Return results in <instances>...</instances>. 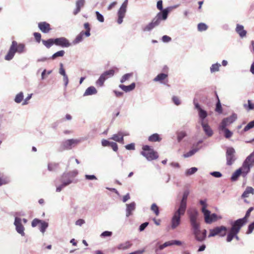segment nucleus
I'll list each match as a JSON object with an SVG mask.
<instances>
[{"mask_svg": "<svg viewBox=\"0 0 254 254\" xmlns=\"http://www.w3.org/2000/svg\"><path fill=\"white\" fill-rule=\"evenodd\" d=\"M189 194V190H186L183 192L182 198L176 208L171 221L172 229H176L181 224V217L184 215L186 211Z\"/></svg>", "mask_w": 254, "mask_h": 254, "instance_id": "obj_1", "label": "nucleus"}, {"mask_svg": "<svg viewBox=\"0 0 254 254\" xmlns=\"http://www.w3.org/2000/svg\"><path fill=\"white\" fill-rule=\"evenodd\" d=\"M169 12V8L164 9L162 12H158L152 21L143 28V31L147 32L152 30L160 24L162 20H165L167 18Z\"/></svg>", "mask_w": 254, "mask_h": 254, "instance_id": "obj_2", "label": "nucleus"}, {"mask_svg": "<svg viewBox=\"0 0 254 254\" xmlns=\"http://www.w3.org/2000/svg\"><path fill=\"white\" fill-rule=\"evenodd\" d=\"M26 52V49L24 44H18L16 41H13L7 54L4 57V59L8 61H10L13 58L16 53L21 54Z\"/></svg>", "mask_w": 254, "mask_h": 254, "instance_id": "obj_3", "label": "nucleus"}, {"mask_svg": "<svg viewBox=\"0 0 254 254\" xmlns=\"http://www.w3.org/2000/svg\"><path fill=\"white\" fill-rule=\"evenodd\" d=\"M142 151L140 152L141 155L144 156L147 160L151 161L157 159L159 156L158 153L154 149L149 145H144Z\"/></svg>", "mask_w": 254, "mask_h": 254, "instance_id": "obj_4", "label": "nucleus"}, {"mask_svg": "<svg viewBox=\"0 0 254 254\" xmlns=\"http://www.w3.org/2000/svg\"><path fill=\"white\" fill-rule=\"evenodd\" d=\"M254 166V159L250 157H247L243 163L242 166L239 168L242 172V176L246 178L247 175L250 172L251 168Z\"/></svg>", "mask_w": 254, "mask_h": 254, "instance_id": "obj_5", "label": "nucleus"}, {"mask_svg": "<svg viewBox=\"0 0 254 254\" xmlns=\"http://www.w3.org/2000/svg\"><path fill=\"white\" fill-rule=\"evenodd\" d=\"M84 140L83 138L67 139L63 142L62 147L63 150H70Z\"/></svg>", "mask_w": 254, "mask_h": 254, "instance_id": "obj_6", "label": "nucleus"}, {"mask_svg": "<svg viewBox=\"0 0 254 254\" xmlns=\"http://www.w3.org/2000/svg\"><path fill=\"white\" fill-rule=\"evenodd\" d=\"M227 228L224 226H217L213 229L209 230L208 237H213L216 236H219L223 237L226 235Z\"/></svg>", "mask_w": 254, "mask_h": 254, "instance_id": "obj_7", "label": "nucleus"}, {"mask_svg": "<svg viewBox=\"0 0 254 254\" xmlns=\"http://www.w3.org/2000/svg\"><path fill=\"white\" fill-rule=\"evenodd\" d=\"M190 224L191 228L199 226L200 223L198 219V212L195 209L188 212Z\"/></svg>", "mask_w": 254, "mask_h": 254, "instance_id": "obj_8", "label": "nucleus"}, {"mask_svg": "<svg viewBox=\"0 0 254 254\" xmlns=\"http://www.w3.org/2000/svg\"><path fill=\"white\" fill-rule=\"evenodd\" d=\"M192 230L196 241L198 242H202L205 240L207 231L205 229L201 231L200 230V225L192 228Z\"/></svg>", "mask_w": 254, "mask_h": 254, "instance_id": "obj_9", "label": "nucleus"}, {"mask_svg": "<svg viewBox=\"0 0 254 254\" xmlns=\"http://www.w3.org/2000/svg\"><path fill=\"white\" fill-rule=\"evenodd\" d=\"M128 5V0H125L122 3L120 9L118 11V20L117 22L118 24H121L123 21V18L125 16L126 13L127 12V6Z\"/></svg>", "mask_w": 254, "mask_h": 254, "instance_id": "obj_10", "label": "nucleus"}, {"mask_svg": "<svg viewBox=\"0 0 254 254\" xmlns=\"http://www.w3.org/2000/svg\"><path fill=\"white\" fill-rule=\"evenodd\" d=\"M235 150L233 147H228L226 150V164L230 166L235 161L236 158L235 155Z\"/></svg>", "mask_w": 254, "mask_h": 254, "instance_id": "obj_11", "label": "nucleus"}, {"mask_svg": "<svg viewBox=\"0 0 254 254\" xmlns=\"http://www.w3.org/2000/svg\"><path fill=\"white\" fill-rule=\"evenodd\" d=\"M245 218H241L235 221H232L231 222V230L235 232L236 233H238L241 228V227L246 223Z\"/></svg>", "mask_w": 254, "mask_h": 254, "instance_id": "obj_12", "label": "nucleus"}, {"mask_svg": "<svg viewBox=\"0 0 254 254\" xmlns=\"http://www.w3.org/2000/svg\"><path fill=\"white\" fill-rule=\"evenodd\" d=\"M203 215L205 222L206 224H211L213 222H215L218 220L222 219V216L218 215L215 213L211 214L210 211H208V212Z\"/></svg>", "mask_w": 254, "mask_h": 254, "instance_id": "obj_13", "label": "nucleus"}, {"mask_svg": "<svg viewBox=\"0 0 254 254\" xmlns=\"http://www.w3.org/2000/svg\"><path fill=\"white\" fill-rule=\"evenodd\" d=\"M14 225L15 227L16 232L22 236H24L25 234L24 232L25 228L22 223V219L18 217H15Z\"/></svg>", "mask_w": 254, "mask_h": 254, "instance_id": "obj_14", "label": "nucleus"}, {"mask_svg": "<svg viewBox=\"0 0 254 254\" xmlns=\"http://www.w3.org/2000/svg\"><path fill=\"white\" fill-rule=\"evenodd\" d=\"M237 119V115L235 113H233L231 116L224 119L221 123L219 128H224L232 124Z\"/></svg>", "mask_w": 254, "mask_h": 254, "instance_id": "obj_15", "label": "nucleus"}, {"mask_svg": "<svg viewBox=\"0 0 254 254\" xmlns=\"http://www.w3.org/2000/svg\"><path fill=\"white\" fill-rule=\"evenodd\" d=\"M55 44L57 46L62 47H69L71 46V44L69 41L64 37H60L54 39Z\"/></svg>", "mask_w": 254, "mask_h": 254, "instance_id": "obj_16", "label": "nucleus"}, {"mask_svg": "<svg viewBox=\"0 0 254 254\" xmlns=\"http://www.w3.org/2000/svg\"><path fill=\"white\" fill-rule=\"evenodd\" d=\"M59 72L60 74L63 76V81L65 87H66L68 83V76L65 72V70L64 68V64L62 63L60 64V68Z\"/></svg>", "mask_w": 254, "mask_h": 254, "instance_id": "obj_17", "label": "nucleus"}, {"mask_svg": "<svg viewBox=\"0 0 254 254\" xmlns=\"http://www.w3.org/2000/svg\"><path fill=\"white\" fill-rule=\"evenodd\" d=\"M59 72L60 74L63 76V81L65 87H66L68 83V76L65 72V70L64 68V64L62 63L60 64V68Z\"/></svg>", "mask_w": 254, "mask_h": 254, "instance_id": "obj_18", "label": "nucleus"}, {"mask_svg": "<svg viewBox=\"0 0 254 254\" xmlns=\"http://www.w3.org/2000/svg\"><path fill=\"white\" fill-rule=\"evenodd\" d=\"M200 125L202 127L204 132L208 137H210L213 135V130L208 125L207 123L202 122L201 123H200Z\"/></svg>", "mask_w": 254, "mask_h": 254, "instance_id": "obj_19", "label": "nucleus"}, {"mask_svg": "<svg viewBox=\"0 0 254 254\" xmlns=\"http://www.w3.org/2000/svg\"><path fill=\"white\" fill-rule=\"evenodd\" d=\"M111 139L122 144L124 143V134L122 133V131H118L117 133L114 134L111 137Z\"/></svg>", "mask_w": 254, "mask_h": 254, "instance_id": "obj_20", "label": "nucleus"}, {"mask_svg": "<svg viewBox=\"0 0 254 254\" xmlns=\"http://www.w3.org/2000/svg\"><path fill=\"white\" fill-rule=\"evenodd\" d=\"M38 27L44 33H48L51 30L50 25L46 22L39 23Z\"/></svg>", "mask_w": 254, "mask_h": 254, "instance_id": "obj_21", "label": "nucleus"}, {"mask_svg": "<svg viewBox=\"0 0 254 254\" xmlns=\"http://www.w3.org/2000/svg\"><path fill=\"white\" fill-rule=\"evenodd\" d=\"M126 216L128 217L132 214V212L135 209L136 204L132 202L129 204H127Z\"/></svg>", "mask_w": 254, "mask_h": 254, "instance_id": "obj_22", "label": "nucleus"}, {"mask_svg": "<svg viewBox=\"0 0 254 254\" xmlns=\"http://www.w3.org/2000/svg\"><path fill=\"white\" fill-rule=\"evenodd\" d=\"M236 31L241 38H243L246 36L247 31L244 29L243 25L237 24Z\"/></svg>", "mask_w": 254, "mask_h": 254, "instance_id": "obj_23", "label": "nucleus"}, {"mask_svg": "<svg viewBox=\"0 0 254 254\" xmlns=\"http://www.w3.org/2000/svg\"><path fill=\"white\" fill-rule=\"evenodd\" d=\"M85 0H77L76 1V9L73 11L74 15L77 14L80 12L81 8L83 7L85 3Z\"/></svg>", "mask_w": 254, "mask_h": 254, "instance_id": "obj_24", "label": "nucleus"}, {"mask_svg": "<svg viewBox=\"0 0 254 254\" xmlns=\"http://www.w3.org/2000/svg\"><path fill=\"white\" fill-rule=\"evenodd\" d=\"M119 86L125 92H128L133 90L135 88V83L133 82L128 86L124 85L123 84H120Z\"/></svg>", "mask_w": 254, "mask_h": 254, "instance_id": "obj_25", "label": "nucleus"}, {"mask_svg": "<svg viewBox=\"0 0 254 254\" xmlns=\"http://www.w3.org/2000/svg\"><path fill=\"white\" fill-rule=\"evenodd\" d=\"M97 93V91L95 87L94 86H90L88 87L85 92L83 94L84 96H89L95 95Z\"/></svg>", "mask_w": 254, "mask_h": 254, "instance_id": "obj_26", "label": "nucleus"}, {"mask_svg": "<svg viewBox=\"0 0 254 254\" xmlns=\"http://www.w3.org/2000/svg\"><path fill=\"white\" fill-rule=\"evenodd\" d=\"M62 184L59 186L56 185V191L60 192L62 190L65 188V187L71 184V181L69 180L68 181H64V182H61Z\"/></svg>", "mask_w": 254, "mask_h": 254, "instance_id": "obj_27", "label": "nucleus"}, {"mask_svg": "<svg viewBox=\"0 0 254 254\" xmlns=\"http://www.w3.org/2000/svg\"><path fill=\"white\" fill-rule=\"evenodd\" d=\"M107 75L104 74L103 72L99 77V79L96 81V84L99 86H103L105 81L107 79Z\"/></svg>", "mask_w": 254, "mask_h": 254, "instance_id": "obj_28", "label": "nucleus"}, {"mask_svg": "<svg viewBox=\"0 0 254 254\" xmlns=\"http://www.w3.org/2000/svg\"><path fill=\"white\" fill-rule=\"evenodd\" d=\"M198 116L199 118V123L200 124L202 122H205L204 120L207 116V113L206 111L203 110L202 109H200L199 111H198Z\"/></svg>", "mask_w": 254, "mask_h": 254, "instance_id": "obj_29", "label": "nucleus"}, {"mask_svg": "<svg viewBox=\"0 0 254 254\" xmlns=\"http://www.w3.org/2000/svg\"><path fill=\"white\" fill-rule=\"evenodd\" d=\"M191 149L190 151H189L188 152H187L186 153L184 154L183 156L185 158H188L190 156H192L195 153H196L200 149V147H195Z\"/></svg>", "mask_w": 254, "mask_h": 254, "instance_id": "obj_30", "label": "nucleus"}, {"mask_svg": "<svg viewBox=\"0 0 254 254\" xmlns=\"http://www.w3.org/2000/svg\"><path fill=\"white\" fill-rule=\"evenodd\" d=\"M168 75L167 74L161 73L157 75V76L154 78L153 81L155 82H159L162 83V81L165 80Z\"/></svg>", "mask_w": 254, "mask_h": 254, "instance_id": "obj_31", "label": "nucleus"}, {"mask_svg": "<svg viewBox=\"0 0 254 254\" xmlns=\"http://www.w3.org/2000/svg\"><path fill=\"white\" fill-rule=\"evenodd\" d=\"M199 203L202 206L201 211L203 215L206 213L208 212V211H209V210L206 209L207 207L206 199H205L204 200H200Z\"/></svg>", "mask_w": 254, "mask_h": 254, "instance_id": "obj_32", "label": "nucleus"}, {"mask_svg": "<svg viewBox=\"0 0 254 254\" xmlns=\"http://www.w3.org/2000/svg\"><path fill=\"white\" fill-rule=\"evenodd\" d=\"M84 35H85L84 31H81L78 35H77L75 39L73 41V44L76 45L82 42Z\"/></svg>", "mask_w": 254, "mask_h": 254, "instance_id": "obj_33", "label": "nucleus"}, {"mask_svg": "<svg viewBox=\"0 0 254 254\" xmlns=\"http://www.w3.org/2000/svg\"><path fill=\"white\" fill-rule=\"evenodd\" d=\"M78 174V171L76 170H74L69 172L64 173V178L70 177L73 181L74 178Z\"/></svg>", "mask_w": 254, "mask_h": 254, "instance_id": "obj_34", "label": "nucleus"}, {"mask_svg": "<svg viewBox=\"0 0 254 254\" xmlns=\"http://www.w3.org/2000/svg\"><path fill=\"white\" fill-rule=\"evenodd\" d=\"M250 193L253 194L254 193V189L251 187H248L242 194V197L244 198L248 197Z\"/></svg>", "mask_w": 254, "mask_h": 254, "instance_id": "obj_35", "label": "nucleus"}, {"mask_svg": "<svg viewBox=\"0 0 254 254\" xmlns=\"http://www.w3.org/2000/svg\"><path fill=\"white\" fill-rule=\"evenodd\" d=\"M48 226L49 224L48 222L43 220H41L39 225V229L40 232L44 234L46 230L48 228Z\"/></svg>", "mask_w": 254, "mask_h": 254, "instance_id": "obj_36", "label": "nucleus"}, {"mask_svg": "<svg viewBox=\"0 0 254 254\" xmlns=\"http://www.w3.org/2000/svg\"><path fill=\"white\" fill-rule=\"evenodd\" d=\"M148 140L151 142L160 141L161 138L158 133H154L149 137Z\"/></svg>", "mask_w": 254, "mask_h": 254, "instance_id": "obj_37", "label": "nucleus"}, {"mask_svg": "<svg viewBox=\"0 0 254 254\" xmlns=\"http://www.w3.org/2000/svg\"><path fill=\"white\" fill-rule=\"evenodd\" d=\"M131 244L129 241L126 242L125 243L120 244L118 245L117 248L119 250H127L131 246Z\"/></svg>", "mask_w": 254, "mask_h": 254, "instance_id": "obj_38", "label": "nucleus"}, {"mask_svg": "<svg viewBox=\"0 0 254 254\" xmlns=\"http://www.w3.org/2000/svg\"><path fill=\"white\" fill-rule=\"evenodd\" d=\"M240 175H242V172L241 170L238 169L233 173L231 179L232 181H236L238 180Z\"/></svg>", "mask_w": 254, "mask_h": 254, "instance_id": "obj_39", "label": "nucleus"}, {"mask_svg": "<svg viewBox=\"0 0 254 254\" xmlns=\"http://www.w3.org/2000/svg\"><path fill=\"white\" fill-rule=\"evenodd\" d=\"M42 43L47 48H50L55 44L54 39H49L48 40H42Z\"/></svg>", "mask_w": 254, "mask_h": 254, "instance_id": "obj_40", "label": "nucleus"}, {"mask_svg": "<svg viewBox=\"0 0 254 254\" xmlns=\"http://www.w3.org/2000/svg\"><path fill=\"white\" fill-rule=\"evenodd\" d=\"M197 168L196 167H192L190 169L186 170L185 171V175L186 176H189L192 175L195 173L197 171Z\"/></svg>", "mask_w": 254, "mask_h": 254, "instance_id": "obj_41", "label": "nucleus"}, {"mask_svg": "<svg viewBox=\"0 0 254 254\" xmlns=\"http://www.w3.org/2000/svg\"><path fill=\"white\" fill-rule=\"evenodd\" d=\"M177 140L180 142L185 137L187 136V133L185 131H180L177 132Z\"/></svg>", "mask_w": 254, "mask_h": 254, "instance_id": "obj_42", "label": "nucleus"}, {"mask_svg": "<svg viewBox=\"0 0 254 254\" xmlns=\"http://www.w3.org/2000/svg\"><path fill=\"white\" fill-rule=\"evenodd\" d=\"M59 167V164L57 163H49L48 166V169L50 171H55Z\"/></svg>", "mask_w": 254, "mask_h": 254, "instance_id": "obj_43", "label": "nucleus"}, {"mask_svg": "<svg viewBox=\"0 0 254 254\" xmlns=\"http://www.w3.org/2000/svg\"><path fill=\"white\" fill-rule=\"evenodd\" d=\"M221 66V64L218 63L213 64L210 67V71L211 73H213L219 70V67Z\"/></svg>", "mask_w": 254, "mask_h": 254, "instance_id": "obj_44", "label": "nucleus"}, {"mask_svg": "<svg viewBox=\"0 0 254 254\" xmlns=\"http://www.w3.org/2000/svg\"><path fill=\"white\" fill-rule=\"evenodd\" d=\"M235 234H238L235 232L230 230L229 233L227 234L226 241L227 242H230L234 238Z\"/></svg>", "mask_w": 254, "mask_h": 254, "instance_id": "obj_45", "label": "nucleus"}, {"mask_svg": "<svg viewBox=\"0 0 254 254\" xmlns=\"http://www.w3.org/2000/svg\"><path fill=\"white\" fill-rule=\"evenodd\" d=\"M220 130H222L224 132V136L226 138H229L231 137L233 134L232 131H231L229 129L225 127L224 128H219Z\"/></svg>", "mask_w": 254, "mask_h": 254, "instance_id": "obj_46", "label": "nucleus"}, {"mask_svg": "<svg viewBox=\"0 0 254 254\" xmlns=\"http://www.w3.org/2000/svg\"><path fill=\"white\" fill-rule=\"evenodd\" d=\"M207 28V25L204 23H200L197 25V30L198 31H206Z\"/></svg>", "mask_w": 254, "mask_h": 254, "instance_id": "obj_47", "label": "nucleus"}, {"mask_svg": "<svg viewBox=\"0 0 254 254\" xmlns=\"http://www.w3.org/2000/svg\"><path fill=\"white\" fill-rule=\"evenodd\" d=\"M23 93L22 92L17 94L14 99V101L17 103H20L23 99Z\"/></svg>", "mask_w": 254, "mask_h": 254, "instance_id": "obj_48", "label": "nucleus"}, {"mask_svg": "<svg viewBox=\"0 0 254 254\" xmlns=\"http://www.w3.org/2000/svg\"><path fill=\"white\" fill-rule=\"evenodd\" d=\"M84 27L86 29V31L84 32L85 36L87 37H89L90 36V28L89 24L88 23H84Z\"/></svg>", "mask_w": 254, "mask_h": 254, "instance_id": "obj_49", "label": "nucleus"}, {"mask_svg": "<svg viewBox=\"0 0 254 254\" xmlns=\"http://www.w3.org/2000/svg\"><path fill=\"white\" fill-rule=\"evenodd\" d=\"M64 53L65 52L64 50L59 51L55 53L54 54H53L52 56L51 57V58L53 60H54L58 57H63Z\"/></svg>", "mask_w": 254, "mask_h": 254, "instance_id": "obj_50", "label": "nucleus"}, {"mask_svg": "<svg viewBox=\"0 0 254 254\" xmlns=\"http://www.w3.org/2000/svg\"><path fill=\"white\" fill-rule=\"evenodd\" d=\"M132 76V73H129L125 74V75H124L122 76V78L121 79L120 82L121 83H124L126 81L128 80L129 78L130 77H131Z\"/></svg>", "mask_w": 254, "mask_h": 254, "instance_id": "obj_51", "label": "nucleus"}, {"mask_svg": "<svg viewBox=\"0 0 254 254\" xmlns=\"http://www.w3.org/2000/svg\"><path fill=\"white\" fill-rule=\"evenodd\" d=\"M151 209L152 211H153L156 215L158 216L159 214V211L158 207L157 206V205L155 203H153L151 205Z\"/></svg>", "mask_w": 254, "mask_h": 254, "instance_id": "obj_52", "label": "nucleus"}, {"mask_svg": "<svg viewBox=\"0 0 254 254\" xmlns=\"http://www.w3.org/2000/svg\"><path fill=\"white\" fill-rule=\"evenodd\" d=\"M254 127V122L252 121L250 122L248 124V125L244 127V131H247L251 128Z\"/></svg>", "mask_w": 254, "mask_h": 254, "instance_id": "obj_53", "label": "nucleus"}, {"mask_svg": "<svg viewBox=\"0 0 254 254\" xmlns=\"http://www.w3.org/2000/svg\"><path fill=\"white\" fill-rule=\"evenodd\" d=\"M114 73L115 70L113 69H110L104 72V74L107 75V77L108 78L112 77L114 75Z\"/></svg>", "mask_w": 254, "mask_h": 254, "instance_id": "obj_54", "label": "nucleus"}, {"mask_svg": "<svg viewBox=\"0 0 254 254\" xmlns=\"http://www.w3.org/2000/svg\"><path fill=\"white\" fill-rule=\"evenodd\" d=\"M172 101L174 102V103L177 106L180 105L181 103L179 98L176 96H173L172 97Z\"/></svg>", "mask_w": 254, "mask_h": 254, "instance_id": "obj_55", "label": "nucleus"}, {"mask_svg": "<svg viewBox=\"0 0 254 254\" xmlns=\"http://www.w3.org/2000/svg\"><path fill=\"white\" fill-rule=\"evenodd\" d=\"M96 15L97 20L100 22H103L104 21V18L103 16L98 11H96Z\"/></svg>", "mask_w": 254, "mask_h": 254, "instance_id": "obj_56", "label": "nucleus"}, {"mask_svg": "<svg viewBox=\"0 0 254 254\" xmlns=\"http://www.w3.org/2000/svg\"><path fill=\"white\" fill-rule=\"evenodd\" d=\"M254 230V221L251 223L248 226V229L247 232V234H251Z\"/></svg>", "mask_w": 254, "mask_h": 254, "instance_id": "obj_57", "label": "nucleus"}, {"mask_svg": "<svg viewBox=\"0 0 254 254\" xmlns=\"http://www.w3.org/2000/svg\"><path fill=\"white\" fill-rule=\"evenodd\" d=\"M210 174L215 178H220L222 176V174L220 172L217 171L212 172Z\"/></svg>", "mask_w": 254, "mask_h": 254, "instance_id": "obj_58", "label": "nucleus"}, {"mask_svg": "<svg viewBox=\"0 0 254 254\" xmlns=\"http://www.w3.org/2000/svg\"><path fill=\"white\" fill-rule=\"evenodd\" d=\"M170 246V243H169V241H168V242H165L163 245H161L159 246V247L158 248H157L156 249H158L159 251H160V250H163L165 248H166L168 246Z\"/></svg>", "mask_w": 254, "mask_h": 254, "instance_id": "obj_59", "label": "nucleus"}, {"mask_svg": "<svg viewBox=\"0 0 254 254\" xmlns=\"http://www.w3.org/2000/svg\"><path fill=\"white\" fill-rule=\"evenodd\" d=\"M216 111L219 113H221L222 112L221 105L219 100H218V102L216 104Z\"/></svg>", "mask_w": 254, "mask_h": 254, "instance_id": "obj_60", "label": "nucleus"}, {"mask_svg": "<svg viewBox=\"0 0 254 254\" xmlns=\"http://www.w3.org/2000/svg\"><path fill=\"white\" fill-rule=\"evenodd\" d=\"M112 232L106 231L101 233V237H111L112 236Z\"/></svg>", "mask_w": 254, "mask_h": 254, "instance_id": "obj_61", "label": "nucleus"}, {"mask_svg": "<svg viewBox=\"0 0 254 254\" xmlns=\"http://www.w3.org/2000/svg\"><path fill=\"white\" fill-rule=\"evenodd\" d=\"M41 221V220H39L37 218L33 219L31 223L32 226L33 227H36V226L38 225V224H40Z\"/></svg>", "mask_w": 254, "mask_h": 254, "instance_id": "obj_62", "label": "nucleus"}, {"mask_svg": "<svg viewBox=\"0 0 254 254\" xmlns=\"http://www.w3.org/2000/svg\"><path fill=\"white\" fill-rule=\"evenodd\" d=\"M34 37L38 43H40L41 41V35L39 33L35 32L34 33Z\"/></svg>", "mask_w": 254, "mask_h": 254, "instance_id": "obj_63", "label": "nucleus"}, {"mask_svg": "<svg viewBox=\"0 0 254 254\" xmlns=\"http://www.w3.org/2000/svg\"><path fill=\"white\" fill-rule=\"evenodd\" d=\"M125 148L127 150H134L135 149V145L134 143H130L125 146Z\"/></svg>", "mask_w": 254, "mask_h": 254, "instance_id": "obj_64", "label": "nucleus"}]
</instances>
